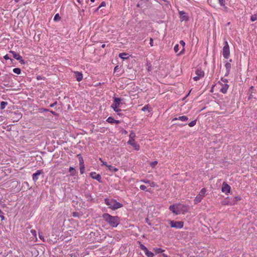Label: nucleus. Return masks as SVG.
<instances>
[{"instance_id": "1", "label": "nucleus", "mask_w": 257, "mask_h": 257, "mask_svg": "<svg viewBox=\"0 0 257 257\" xmlns=\"http://www.w3.org/2000/svg\"><path fill=\"white\" fill-rule=\"evenodd\" d=\"M102 218L110 226L116 227L119 223V218L117 216H112L108 213H104Z\"/></svg>"}, {"instance_id": "2", "label": "nucleus", "mask_w": 257, "mask_h": 257, "mask_svg": "<svg viewBox=\"0 0 257 257\" xmlns=\"http://www.w3.org/2000/svg\"><path fill=\"white\" fill-rule=\"evenodd\" d=\"M181 207L185 208V209L184 210V212H187L188 211V207L186 205L178 204L176 205H172L169 206V209L172 211L175 214H180L181 213L182 209Z\"/></svg>"}, {"instance_id": "3", "label": "nucleus", "mask_w": 257, "mask_h": 257, "mask_svg": "<svg viewBox=\"0 0 257 257\" xmlns=\"http://www.w3.org/2000/svg\"><path fill=\"white\" fill-rule=\"evenodd\" d=\"M104 201L105 203L107 205L109 206L110 208L113 210L120 208L122 206V205L120 203L118 202L113 199L109 200L106 198L104 200Z\"/></svg>"}, {"instance_id": "4", "label": "nucleus", "mask_w": 257, "mask_h": 257, "mask_svg": "<svg viewBox=\"0 0 257 257\" xmlns=\"http://www.w3.org/2000/svg\"><path fill=\"white\" fill-rule=\"evenodd\" d=\"M136 134L133 131H131L129 136V140L127 144L131 145L135 150L138 151L140 150V146L135 142V138Z\"/></svg>"}, {"instance_id": "5", "label": "nucleus", "mask_w": 257, "mask_h": 257, "mask_svg": "<svg viewBox=\"0 0 257 257\" xmlns=\"http://www.w3.org/2000/svg\"><path fill=\"white\" fill-rule=\"evenodd\" d=\"M121 100L122 99L120 98H113V102L111 105V107L113 109V110L115 112L121 111V109H119L118 107L119 106Z\"/></svg>"}, {"instance_id": "6", "label": "nucleus", "mask_w": 257, "mask_h": 257, "mask_svg": "<svg viewBox=\"0 0 257 257\" xmlns=\"http://www.w3.org/2000/svg\"><path fill=\"white\" fill-rule=\"evenodd\" d=\"M222 55L223 57L225 59H228L230 56L229 47L227 41L224 42L222 51Z\"/></svg>"}, {"instance_id": "7", "label": "nucleus", "mask_w": 257, "mask_h": 257, "mask_svg": "<svg viewBox=\"0 0 257 257\" xmlns=\"http://www.w3.org/2000/svg\"><path fill=\"white\" fill-rule=\"evenodd\" d=\"M169 224L171 227L177 229H180L183 227L184 223L182 221H176L174 220H169Z\"/></svg>"}, {"instance_id": "8", "label": "nucleus", "mask_w": 257, "mask_h": 257, "mask_svg": "<svg viewBox=\"0 0 257 257\" xmlns=\"http://www.w3.org/2000/svg\"><path fill=\"white\" fill-rule=\"evenodd\" d=\"M206 189L205 188H202L199 194L195 197L194 199L195 203L197 204L198 203H199L201 201L203 198L204 197L205 193H206Z\"/></svg>"}, {"instance_id": "9", "label": "nucleus", "mask_w": 257, "mask_h": 257, "mask_svg": "<svg viewBox=\"0 0 257 257\" xmlns=\"http://www.w3.org/2000/svg\"><path fill=\"white\" fill-rule=\"evenodd\" d=\"M9 52L12 54L13 57L16 60L19 61L21 64H25V61L23 59L22 57L20 56L19 54H17L16 52L13 51H10Z\"/></svg>"}, {"instance_id": "10", "label": "nucleus", "mask_w": 257, "mask_h": 257, "mask_svg": "<svg viewBox=\"0 0 257 257\" xmlns=\"http://www.w3.org/2000/svg\"><path fill=\"white\" fill-rule=\"evenodd\" d=\"M195 74L196 76H194L193 77V79L195 81H198L200 78L204 77V73L203 71H202L201 69H197L195 71Z\"/></svg>"}, {"instance_id": "11", "label": "nucleus", "mask_w": 257, "mask_h": 257, "mask_svg": "<svg viewBox=\"0 0 257 257\" xmlns=\"http://www.w3.org/2000/svg\"><path fill=\"white\" fill-rule=\"evenodd\" d=\"M218 84L221 86L220 91L224 94L226 93L229 88V85L227 83H223L220 81L218 82Z\"/></svg>"}, {"instance_id": "12", "label": "nucleus", "mask_w": 257, "mask_h": 257, "mask_svg": "<svg viewBox=\"0 0 257 257\" xmlns=\"http://www.w3.org/2000/svg\"><path fill=\"white\" fill-rule=\"evenodd\" d=\"M221 191L222 192L225 193L226 194H228L230 191V187L226 183L223 182L222 183Z\"/></svg>"}, {"instance_id": "13", "label": "nucleus", "mask_w": 257, "mask_h": 257, "mask_svg": "<svg viewBox=\"0 0 257 257\" xmlns=\"http://www.w3.org/2000/svg\"><path fill=\"white\" fill-rule=\"evenodd\" d=\"M90 176L93 179H95L98 181L99 183L102 182L101 177L99 174H97L96 172H93L90 173Z\"/></svg>"}, {"instance_id": "14", "label": "nucleus", "mask_w": 257, "mask_h": 257, "mask_svg": "<svg viewBox=\"0 0 257 257\" xmlns=\"http://www.w3.org/2000/svg\"><path fill=\"white\" fill-rule=\"evenodd\" d=\"M43 173L42 170H38L36 173H34L32 175L33 180L35 182L39 178V176Z\"/></svg>"}, {"instance_id": "15", "label": "nucleus", "mask_w": 257, "mask_h": 257, "mask_svg": "<svg viewBox=\"0 0 257 257\" xmlns=\"http://www.w3.org/2000/svg\"><path fill=\"white\" fill-rule=\"evenodd\" d=\"M180 16V20L181 21H188L189 20L188 17L186 15L185 12L184 11L179 12Z\"/></svg>"}, {"instance_id": "16", "label": "nucleus", "mask_w": 257, "mask_h": 257, "mask_svg": "<svg viewBox=\"0 0 257 257\" xmlns=\"http://www.w3.org/2000/svg\"><path fill=\"white\" fill-rule=\"evenodd\" d=\"M141 181L146 184H149V185L152 187H155L156 186H157V184L155 182H152L149 180L144 179L142 180Z\"/></svg>"}, {"instance_id": "17", "label": "nucleus", "mask_w": 257, "mask_h": 257, "mask_svg": "<svg viewBox=\"0 0 257 257\" xmlns=\"http://www.w3.org/2000/svg\"><path fill=\"white\" fill-rule=\"evenodd\" d=\"M225 67L226 69V73L225 76H227L229 74V72L231 67V65L230 62H226L225 64Z\"/></svg>"}, {"instance_id": "18", "label": "nucleus", "mask_w": 257, "mask_h": 257, "mask_svg": "<svg viewBox=\"0 0 257 257\" xmlns=\"http://www.w3.org/2000/svg\"><path fill=\"white\" fill-rule=\"evenodd\" d=\"M188 118L187 116L183 115V116H179L178 117H174L172 119V121L179 120H180L182 121H186L188 120Z\"/></svg>"}, {"instance_id": "19", "label": "nucleus", "mask_w": 257, "mask_h": 257, "mask_svg": "<svg viewBox=\"0 0 257 257\" xmlns=\"http://www.w3.org/2000/svg\"><path fill=\"white\" fill-rule=\"evenodd\" d=\"M180 44L182 46V49H181V51L179 52L177 54L178 55H180L183 54L184 53V50H185V48H184V47H185V42L184 41H183V40H181L180 41Z\"/></svg>"}, {"instance_id": "20", "label": "nucleus", "mask_w": 257, "mask_h": 257, "mask_svg": "<svg viewBox=\"0 0 257 257\" xmlns=\"http://www.w3.org/2000/svg\"><path fill=\"white\" fill-rule=\"evenodd\" d=\"M75 74L77 81H80L81 80H82L83 78V76L81 72H75Z\"/></svg>"}, {"instance_id": "21", "label": "nucleus", "mask_w": 257, "mask_h": 257, "mask_svg": "<svg viewBox=\"0 0 257 257\" xmlns=\"http://www.w3.org/2000/svg\"><path fill=\"white\" fill-rule=\"evenodd\" d=\"M118 56L123 60L127 59L129 58L128 54L125 53H119Z\"/></svg>"}, {"instance_id": "22", "label": "nucleus", "mask_w": 257, "mask_h": 257, "mask_svg": "<svg viewBox=\"0 0 257 257\" xmlns=\"http://www.w3.org/2000/svg\"><path fill=\"white\" fill-rule=\"evenodd\" d=\"M107 167L108 168V170L112 172H116L118 171V169L112 166V165H108Z\"/></svg>"}, {"instance_id": "23", "label": "nucleus", "mask_w": 257, "mask_h": 257, "mask_svg": "<svg viewBox=\"0 0 257 257\" xmlns=\"http://www.w3.org/2000/svg\"><path fill=\"white\" fill-rule=\"evenodd\" d=\"M153 250L156 254L162 253L165 251L164 249L158 247L154 248Z\"/></svg>"}, {"instance_id": "24", "label": "nucleus", "mask_w": 257, "mask_h": 257, "mask_svg": "<svg viewBox=\"0 0 257 257\" xmlns=\"http://www.w3.org/2000/svg\"><path fill=\"white\" fill-rule=\"evenodd\" d=\"M145 254L148 257H154V254L152 251H149L148 249H147L146 251H145Z\"/></svg>"}, {"instance_id": "25", "label": "nucleus", "mask_w": 257, "mask_h": 257, "mask_svg": "<svg viewBox=\"0 0 257 257\" xmlns=\"http://www.w3.org/2000/svg\"><path fill=\"white\" fill-rule=\"evenodd\" d=\"M85 196L86 198H87V201L91 202L93 200V198L92 197L90 193L85 194Z\"/></svg>"}, {"instance_id": "26", "label": "nucleus", "mask_w": 257, "mask_h": 257, "mask_svg": "<svg viewBox=\"0 0 257 257\" xmlns=\"http://www.w3.org/2000/svg\"><path fill=\"white\" fill-rule=\"evenodd\" d=\"M77 156L79 158V162L80 166L82 165H84V161H83V158L81 157V155L79 154V155H77Z\"/></svg>"}, {"instance_id": "27", "label": "nucleus", "mask_w": 257, "mask_h": 257, "mask_svg": "<svg viewBox=\"0 0 257 257\" xmlns=\"http://www.w3.org/2000/svg\"><path fill=\"white\" fill-rule=\"evenodd\" d=\"M106 121L108 122V123H110L111 124H112V123H114V119L111 117V116H109L108 117L107 119H106Z\"/></svg>"}, {"instance_id": "28", "label": "nucleus", "mask_w": 257, "mask_h": 257, "mask_svg": "<svg viewBox=\"0 0 257 257\" xmlns=\"http://www.w3.org/2000/svg\"><path fill=\"white\" fill-rule=\"evenodd\" d=\"M14 73L17 74H20L21 72V70L19 68H15L13 69Z\"/></svg>"}, {"instance_id": "29", "label": "nucleus", "mask_w": 257, "mask_h": 257, "mask_svg": "<svg viewBox=\"0 0 257 257\" xmlns=\"http://www.w3.org/2000/svg\"><path fill=\"white\" fill-rule=\"evenodd\" d=\"M8 102L5 101H2L1 103V108L2 109H4L7 105Z\"/></svg>"}, {"instance_id": "30", "label": "nucleus", "mask_w": 257, "mask_h": 257, "mask_svg": "<svg viewBox=\"0 0 257 257\" xmlns=\"http://www.w3.org/2000/svg\"><path fill=\"white\" fill-rule=\"evenodd\" d=\"M85 166L84 165L80 166V172L81 174H83L84 172Z\"/></svg>"}, {"instance_id": "31", "label": "nucleus", "mask_w": 257, "mask_h": 257, "mask_svg": "<svg viewBox=\"0 0 257 257\" xmlns=\"http://www.w3.org/2000/svg\"><path fill=\"white\" fill-rule=\"evenodd\" d=\"M174 50L175 53H178L179 52V46L178 44H176V45H175V46L174 47Z\"/></svg>"}, {"instance_id": "32", "label": "nucleus", "mask_w": 257, "mask_h": 257, "mask_svg": "<svg viewBox=\"0 0 257 257\" xmlns=\"http://www.w3.org/2000/svg\"><path fill=\"white\" fill-rule=\"evenodd\" d=\"M241 197L240 196H235L233 199V201L234 202V203L236 202H237L238 201L240 200Z\"/></svg>"}, {"instance_id": "33", "label": "nucleus", "mask_w": 257, "mask_h": 257, "mask_svg": "<svg viewBox=\"0 0 257 257\" xmlns=\"http://www.w3.org/2000/svg\"><path fill=\"white\" fill-rule=\"evenodd\" d=\"M196 123V120H193L189 123L188 125L190 127L194 126Z\"/></svg>"}, {"instance_id": "34", "label": "nucleus", "mask_w": 257, "mask_h": 257, "mask_svg": "<svg viewBox=\"0 0 257 257\" xmlns=\"http://www.w3.org/2000/svg\"><path fill=\"white\" fill-rule=\"evenodd\" d=\"M250 20L251 21L253 22L257 20V15H253L250 17Z\"/></svg>"}, {"instance_id": "35", "label": "nucleus", "mask_w": 257, "mask_h": 257, "mask_svg": "<svg viewBox=\"0 0 257 257\" xmlns=\"http://www.w3.org/2000/svg\"><path fill=\"white\" fill-rule=\"evenodd\" d=\"M140 247L141 248V249L144 251V252L148 249V248L143 244H140Z\"/></svg>"}, {"instance_id": "36", "label": "nucleus", "mask_w": 257, "mask_h": 257, "mask_svg": "<svg viewBox=\"0 0 257 257\" xmlns=\"http://www.w3.org/2000/svg\"><path fill=\"white\" fill-rule=\"evenodd\" d=\"M69 172L71 173L72 174H74L75 173V170L74 168L72 167H70L69 169Z\"/></svg>"}, {"instance_id": "37", "label": "nucleus", "mask_w": 257, "mask_h": 257, "mask_svg": "<svg viewBox=\"0 0 257 257\" xmlns=\"http://www.w3.org/2000/svg\"><path fill=\"white\" fill-rule=\"evenodd\" d=\"M158 164V162L156 161H153V162H152L150 164V166L152 167V168H154L155 167L157 164Z\"/></svg>"}, {"instance_id": "38", "label": "nucleus", "mask_w": 257, "mask_h": 257, "mask_svg": "<svg viewBox=\"0 0 257 257\" xmlns=\"http://www.w3.org/2000/svg\"><path fill=\"white\" fill-rule=\"evenodd\" d=\"M99 160L101 161V162L102 163V164L101 165L102 166H105L106 167H107L108 165L107 164V163L106 162H104L101 158H99Z\"/></svg>"}, {"instance_id": "39", "label": "nucleus", "mask_w": 257, "mask_h": 257, "mask_svg": "<svg viewBox=\"0 0 257 257\" xmlns=\"http://www.w3.org/2000/svg\"><path fill=\"white\" fill-rule=\"evenodd\" d=\"M218 1H219V3L220 6H225V0H218Z\"/></svg>"}, {"instance_id": "40", "label": "nucleus", "mask_w": 257, "mask_h": 257, "mask_svg": "<svg viewBox=\"0 0 257 257\" xmlns=\"http://www.w3.org/2000/svg\"><path fill=\"white\" fill-rule=\"evenodd\" d=\"M31 232L32 233V234H33V235L35 237H36L37 236V233H36V231L35 230H34V229H32L31 230Z\"/></svg>"}, {"instance_id": "41", "label": "nucleus", "mask_w": 257, "mask_h": 257, "mask_svg": "<svg viewBox=\"0 0 257 257\" xmlns=\"http://www.w3.org/2000/svg\"><path fill=\"white\" fill-rule=\"evenodd\" d=\"M140 188L141 190H146L147 187L146 186H145L144 185H141L140 186Z\"/></svg>"}, {"instance_id": "42", "label": "nucleus", "mask_w": 257, "mask_h": 257, "mask_svg": "<svg viewBox=\"0 0 257 257\" xmlns=\"http://www.w3.org/2000/svg\"><path fill=\"white\" fill-rule=\"evenodd\" d=\"M105 5H106L105 3L104 2H102L101 3L100 5L98 7V9H100L101 7H104V6H105Z\"/></svg>"}, {"instance_id": "43", "label": "nucleus", "mask_w": 257, "mask_h": 257, "mask_svg": "<svg viewBox=\"0 0 257 257\" xmlns=\"http://www.w3.org/2000/svg\"><path fill=\"white\" fill-rule=\"evenodd\" d=\"M57 19L58 20H60V17H59V14H56L55 16H54V20L55 21L57 20Z\"/></svg>"}, {"instance_id": "44", "label": "nucleus", "mask_w": 257, "mask_h": 257, "mask_svg": "<svg viewBox=\"0 0 257 257\" xmlns=\"http://www.w3.org/2000/svg\"><path fill=\"white\" fill-rule=\"evenodd\" d=\"M221 81L224 83H227L228 82V80L223 78H221Z\"/></svg>"}, {"instance_id": "45", "label": "nucleus", "mask_w": 257, "mask_h": 257, "mask_svg": "<svg viewBox=\"0 0 257 257\" xmlns=\"http://www.w3.org/2000/svg\"><path fill=\"white\" fill-rule=\"evenodd\" d=\"M148 108H149V106H148V105H147L144 106L142 108V110L143 111H146V110H147V109H148Z\"/></svg>"}, {"instance_id": "46", "label": "nucleus", "mask_w": 257, "mask_h": 257, "mask_svg": "<svg viewBox=\"0 0 257 257\" xmlns=\"http://www.w3.org/2000/svg\"><path fill=\"white\" fill-rule=\"evenodd\" d=\"M57 103V102L56 101H55L54 103H53L51 104L50 105V107H54L55 105H56Z\"/></svg>"}, {"instance_id": "47", "label": "nucleus", "mask_w": 257, "mask_h": 257, "mask_svg": "<svg viewBox=\"0 0 257 257\" xmlns=\"http://www.w3.org/2000/svg\"><path fill=\"white\" fill-rule=\"evenodd\" d=\"M150 45L151 47L153 46V39L152 38L150 39Z\"/></svg>"}, {"instance_id": "48", "label": "nucleus", "mask_w": 257, "mask_h": 257, "mask_svg": "<svg viewBox=\"0 0 257 257\" xmlns=\"http://www.w3.org/2000/svg\"><path fill=\"white\" fill-rule=\"evenodd\" d=\"M148 68H147L148 71L149 72L151 71L152 70V66L150 65H148Z\"/></svg>"}, {"instance_id": "49", "label": "nucleus", "mask_w": 257, "mask_h": 257, "mask_svg": "<svg viewBox=\"0 0 257 257\" xmlns=\"http://www.w3.org/2000/svg\"><path fill=\"white\" fill-rule=\"evenodd\" d=\"M49 112H50L52 114H53L55 116H57L58 115V114L56 112L52 110H50Z\"/></svg>"}, {"instance_id": "50", "label": "nucleus", "mask_w": 257, "mask_h": 257, "mask_svg": "<svg viewBox=\"0 0 257 257\" xmlns=\"http://www.w3.org/2000/svg\"><path fill=\"white\" fill-rule=\"evenodd\" d=\"M4 58L5 60H8V59H10V58H9V57L8 55H7H7H5V56H4Z\"/></svg>"}, {"instance_id": "51", "label": "nucleus", "mask_w": 257, "mask_h": 257, "mask_svg": "<svg viewBox=\"0 0 257 257\" xmlns=\"http://www.w3.org/2000/svg\"><path fill=\"white\" fill-rule=\"evenodd\" d=\"M120 121L119 120L114 119V123L119 124V123H120Z\"/></svg>"}, {"instance_id": "52", "label": "nucleus", "mask_w": 257, "mask_h": 257, "mask_svg": "<svg viewBox=\"0 0 257 257\" xmlns=\"http://www.w3.org/2000/svg\"><path fill=\"white\" fill-rule=\"evenodd\" d=\"M42 110L43 111H45V112H47V111H50L49 109H46V108H42Z\"/></svg>"}, {"instance_id": "53", "label": "nucleus", "mask_w": 257, "mask_h": 257, "mask_svg": "<svg viewBox=\"0 0 257 257\" xmlns=\"http://www.w3.org/2000/svg\"><path fill=\"white\" fill-rule=\"evenodd\" d=\"M73 217H76V216H77V213H76V212H73Z\"/></svg>"}, {"instance_id": "54", "label": "nucleus", "mask_w": 257, "mask_h": 257, "mask_svg": "<svg viewBox=\"0 0 257 257\" xmlns=\"http://www.w3.org/2000/svg\"><path fill=\"white\" fill-rule=\"evenodd\" d=\"M39 237L40 238L42 239L43 241L44 240V237H43L42 235H41L40 234H39Z\"/></svg>"}, {"instance_id": "55", "label": "nucleus", "mask_w": 257, "mask_h": 257, "mask_svg": "<svg viewBox=\"0 0 257 257\" xmlns=\"http://www.w3.org/2000/svg\"><path fill=\"white\" fill-rule=\"evenodd\" d=\"M252 97V95L251 94H250L248 98V99L249 100Z\"/></svg>"}, {"instance_id": "56", "label": "nucleus", "mask_w": 257, "mask_h": 257, "mask_svg": "<svg viewBox=\"0 0 257 257\" xmlns=\"http://www.w3.org/2000/svg\"><path fill=\"white\" fill-rule=\"evenodd\" d=\"M0 217L1 218L2 220H3L5 219V217L4 215H1Z\"/></svg>"}, {"instance_id": "57", "label": "nucleus", "mask_w": 257, "mask_h": 257, "mask_svg": "<svg viewBox=\"0 0 257 257\" xmlns=\"http://www.w3.org/2000/svg\"><path fill=\"white\" fill-rule=\"evenodd\" d=\"M181 209H182V211H181V213H184L185 212L184 211V210L185 209V208H183V207H181Z\"/></svg>"}, {"instance_id": "58", "label": "nucleus", "mask_w": 257, "mask_h": 257, "mask_svg": "<svg viewBox=\"0 0 257 257\" xmlns=\"http://www.w3.org/2000/svg\"><path fill=\"white\" fill-rule=\"evenodd\" d=\"M117 68H118V66H117L115 67V68H114V71H116V70H117Z\"/></svg>"}, {"instance_id": "59", "label": "nucleus", "mask_w": 257, "mask_h": 257, "mask_svg": "<svg viewBox=\"0 0 257 257\" xmlns=\"http://www.w3.org/2000/svg\"><path fill=\"white\" fill-rule=\"evenodd\" d=\"M105 47V44H102V45H101V47H102V48H104Z\"/></svg>"}, {"instance_id": "60", "label": "nucleus", "mask_w": 257, "mask_h": 257, "mask_svg": "<svg viewBox=\"0 0 257 257\" xmlns=\"http://www.w3.org/2000/svg\"><path fill=\"white\" fill-rule=\"evenodd\" d=\"M123 133H124V134H126L127 133V131H126L124 130V131H123Z\"/></svg>"}, {"instance_id": "61", "label": "nucleus", "mask_w": 257, "mask_h": 257, "mask_svg": "<svg viewBox=\"0 0 257 257\" xmlns=\"http://www.w3.org/2000/svg\"><path fill=\"white\" fill-rule=\"evenodd\" d=\"M119 112L120 111H117V112H116L117 113L118 115H121V114L120 113H119Z\"/></svg>"}, {"instance_id": "62", "label": "nucleus", "mask_w": 257, "mask_h": 257, "mask_svg": "<svg viewBox=\"0 0 257 257\" xmlns=\"http://www.w3.org/2000/svg\"><path fill=\"white\" fill-rule=\"evenodd\" d=\"M76 1H77V2L78 3L80 4V0H76Z\"/></svg>"}, {"instance_id": "63", "label": "nucleus", "mask_w": 257, "mask_h": 257, "mask_svg": "<svg viewBox=\"0 0 257 257\" xmlns=\"http://www.w3.org/2000/svg\"><path fill=\"white\" fill-rule=\"evenodd\" d=\"M20 0H15L16 3H18Z\"/></svg>"}, {"instance_id": "64", "label": "nucleus", "mask_w": 257, "mask_h": 257, "mask_svg": "<svg viewBox=\"0 0 257 257\" xmlns=\"http://www.w3.org/2000/svg\"><path fill=\"white\" fill-rule=\"evenodd\" d=\"M163 256H164L165 257H167V256L165 254H163Z\"/></svg>"}]
</instances>
